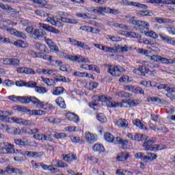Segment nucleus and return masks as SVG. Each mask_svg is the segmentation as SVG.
Instances as JSON below:
<instances>
[{
    "instance_id": "obj_51",
    "label": "nucleus",
    "mask_w": 175,
    "mask_h": 175,
    "mask_svg": "<svg viewBox=\"0 0 175 175\" xmlns=\"http://www.w3.org/2000/svg\"><path fill=\"white\" fill-rule=\"evenodd\" d=\"M65 131L67 132H79V129L76 126H70L65 128Z\"/></svg>"
},
{
    "instance_id": "obj_35",
    "label": "nucleus",
    "mask_w": 175,
    "mask_h": 175,
    "mask_svg": "<svg viewBox=\"0 0 175 175\" xmlns=\"http://www.w3.org/2000/svg\"><path fill=\"white\" fill-rule=\"evenodd\" d=\"M14 46L16 47H22L23 49H25L27 47V43L21 40H18L14 42Z\"/></svg>"
},
{
    "instance_id": "obj_59",
    "label": "nucleus",
    "mask_w": 175,
    "mask_h": 175,
    "mask_svg": "<svg viewBox=\"0 0 175 175\" xmlns=\"http://www.w3.org/2000/svg\"><path fill=\"white\" fill-rule=\"evenodd\" d=\"M148 102H157V103H161L162 100L158 97H150L148 98Z\"/></svg>"
},
{
    "instance_id": "obj_24",
    "label": "nucleus",
    "mask_w": 175,
    "mask_h": 175,
    "mask_svg": "<svg viewBox=\"0 0 175 175\" xmlns=\"http://www.w3.org/2000/svg\"><path fill=\"white\" fill-rule=\"evenodd\" d=\"M102 51H104V53H117V45H116L114 47L111 46H102Z\"/></svg>"
},
{
    "instance_id": "obj_49",
    "label": "nucleus",
    "mask_w": 175,
    "mask_h": 175,
    "mask_svg": "<svg viewBox=\"0 0 175 175\" xmlns=\"http://www.w3.org/2000/svg\"><path fill=\"white\" fill-rule=\"evenodd\" d=\"M97 119L100 122H107V118H106V116L103 113H98L97 115Z\"/></svg>"
},
{
    "instance_id": "obj_19",
    "label": "nucleus",
    "mask_w": 175,
    "mask_h": 175,
    "mask_svg": "<svg viewBox=\"0 0 175 175\" xmlns=\"http://www.w3.org/2000/svg\"><path fill=\"white\" fill-rule=\"evenodd\" d=\"M150 3H165V5H175V0H150Z\"/></svg>"
},
{
    "instance_id": "obj_61",
    "label": "nucleus",
    "mask_w": 175,
    "mask_h": 175,
    "mask_svg": "<svg viewBox=\"0 0 175 175\" xmlns=\"http://www.w3.org/2000/svg\"><path fill=\"white\" fill-rule=\"evenodd\" d=\"M166 31L170 33V35H175V28L173 27H167L165 28Z\"/></svg>"
},
{
    "instance_id": "obj_23",
    "label": "nucleus",
    "mask_w": 175,
    "mask_h": 175,
    "mask_svg": "<svg viewBox=\"0 0 175 175\" xmlns=\"http://www.w3.org/2000/svg\"><path fill=\"white\" fill-rule=\"evenodd\" d=\"M104 138L108 143L116 144V142L114 140V135L111 133L107 132L104 134Z\"/></svg>"
},
{
    "instance_id": "obj_25",
    "label": "nucleus",
    "mask_w": 175,
    "mask_h": 175,
    "mask_svg": "<svg viewBox=\"0 0 175 175\" xmlns=\"http://www.w3.org/2000/svg\"><path fill=\"white\" fill-rule=\"evenodd\" d=\"M124 105H125L126 103H127V105H129V106H131L132 107H135V106H137L140 102V100H136L133 98H131L127 100H124Z\"/></svg>"
},
{
    "instance_id": "obj_38",
    "label": "nucleus",
    "mask_w": 175,
    "mask_h": 175,
    "mask_svg": "<svg viewBox=\"0 0 175 175\" xmlns=\"http://www.w3.org/2000/svg\"><path fill=\"white\" fill-rule=\"evenodd\" d=\"M42 81L46 84L48 86L54 85L55 84V82L54 81V79H50L49 78H44L43 77H41Z\"/></svg>"
},
{
    "instance_id": "obj_48",
    "label": "nucleus",
    "mask_w": 175,
    "mask_h": 175,
    "mask_svg": "<svg viewBox=\"0 0 175 175\" xmlns=\"http://www.w3.org/2000/svg\"><path fill=\"white\" fill-rule=\"evenodd\" d=\"M80 68H81V69H84L85 70H94V64H82L81 65Z\"/></svg>"
},
{
    "instance_id": "obj_33",
    "label": "nucleus",
    "mask_w": 175,
    "mask_h": 175,
    "mask_svg": "<svg viewBox=\"0 0 175 175\" xmlns=\"http://www.w3.org/2000/svg\"><path fill=\"white\" fill-rule=\"evenodd\" d=\"M146 36H149L150 38H152V39H158V33L154 32L152 30H150V29L144 33Z\"/></svg>"
},
{
    "instance_id": "obj_27",
    "label": "nucleus",
    "mask_w": 175,
    "mask_h": 175,
    "mask_svg": "<svg viewBox=\"0 0 175 175\" xmlns=\"http://www.w3.org/2000/svg\"><path fill=\"white\" fill-rule=\"evenodd\" d=\"M136 14H137V16H148L149 17H152V16H154V13L149 10H137Z\"/></svg>"
},
{
    "instance_id": "obj_8",
    "label": "nucleus",
    "mask_w": 175,
    "mask_h": 175,
    "mask_svg": "<svg viewBox=\"0 0 175 175\" xmlns=\"http://www.w3.org/2000/svg\"><path fill=\"white\" fill-rule=\"evenodd\" d=\"M155 140L154 139H150L145 142H144L143 147L146 151H154L155 150Z\"/></svg>"
},
{
    "instance_id": "obj_56",
    "label": "nucleus",
    "mask_w": 175,
    "mask_h": 175,
    "mask_svg": "<svg viewBox=\"0 0 175 175\" xmlns=\"http://www.w3.org/2000/svg\"><path fill=\"white\" fill-rule=\"evenodd\" d=\"M133 72V73H135V75H143V66H139L137 69H134Z\"/></svg>"
},
{
    "instance_id": "obj_15",
    "label": "nucleus",
    "mask_w": 175,
    "mask_h": 175,
    "mask_svg": "<svg viewBox=\"0 0 175 175\" xmlns=\"http://www.w3.org/2000/svg\"><path fill=\"white\" fill-rule=\"evenodd\" d=\"M159 36L163 42L167 43L168 44H172V46H175V40L172 37H169L167 36H164L162 34H159Z\"/></svg>"
},
{
    "instance_id": "obj_57",
    "label": "nucleus",
    "mask_w": 175,
    "mask_h": 175,
    "mask_svg": "<svg viewBox=\"0 0 175 175\" xmlns=\"http://www.w3.org/2000/svg\"><path fill=\"white\" fill-rule=\"evenodd\" d=\"M15 84L17 87H26L27 82L23 80L16 81Z\"/></svg>"
},
{
    "instance_id": "obj_40",
    "label": "nucleus",
    "mask_w": 175,
    "mask_h": 175,
    "mask_svg": "<svg viewBox=\"0 0 175 175\" xmlns=\"http://www.w3.org/2000/svg\"><path fill=\"white\" fill-rule=\"evenodd\" d=\"M35 48L36 49V50L40 51V53H44V51H46V46L39 42L35 43Z\"/></svg>"
},
{
    "instance_id": "obj_54",
    "label": "nucleus",
    "mask_w": 175,
    "mask_h": 175,
    "mask_svg": "<svg viewBox=\"0 0 175 175\" xmlns=\"http://www.w3.org/2000/svg\"><path fill=\"white\" fill-rule=\"evenodd\" d=\"M70 139L72 140V143H81L83 142V139L80 137H76L75 135H70Z\"/></svg>"
},
{
    "instance_id": "obj_47",
    "label": "nucleus",
    "mask_w": 175,
    "mask_h": 175,
    "mask_svg": "<svg viewBox=\"0 0 175 175\" xmlns=\"http://www.w3.org/2000/svg\"><path fill=\"white\" fill-rule=\"evenodd\" d=\"M8 12H10V13H11V17H17V16L18 15V13H20V12L17 11V10L12 8V7L10 6V8H8Z\"/></svg>"
},
{
    "instance_id": "obj_53",
    "label": "nucleus",
    "mask_w": 175,
    "mask_h": 175,
    "mask_svg": "<svg viewBox=\"0 0 175 175\" xmlns=\"http://www.w3.org/2000/svg\"><path fill=\"white\" fill-rule=\"evenodd\" d=\"M79 29L86 31V32H94V27L91 26H81Z\"/></svg>"
},
{
    "instance_id": "obj_46",
    "label": "nucleus",
    "mask_w": 175,
    "mask_h": 175,
    "mask_svg": "<svg viewBox=\"0 0 175 175\" xmlns=\"http://www.w3.org/2000/svg\"><path fill=\"white\" fill-rule=\"evenodd\" d=\"M49 48L51 49V50H52V51H54V53H56V54L59 55L61 53V52L59 51V49L58 48V46H57V44H55V42H53L50 46Z\"/></svg>"
},
{
    "instance_id": "obj_12",
    "label": "nucleus",
    "mask_w": 175,
    "mask_h": 175,
    "mask_svg": "<svg viewBox=\"0 0 175 175\" xmlns=\"http://www.w3.org/2000/svg\"><path fill=\"white\" fill-rule=\"evenodd\" d=\"M22 155H26L29 158H38V157H43V152L23 151Z\"/></svg>"
},
{
    "instance_id": "obj_64",
    "label": "nucleus",
    "mask_w": 175,
    "mask_h": 175,
    "mask_svg": "<svg viewBox=\"0 0 175 175\" xmlns=\"http://www.w3.org/2000/svg\"><path fill=\"white\" fill-rule=\"evenodd\" d=\"M135 94H140L144 95V90L140 87H137L135 89L134 88Z\"/></svg>"
},
{
    "instance_id": "obj_55",
    "label": "nucleus",
    "mask_w": 175,
    "mask_h": 175,
    "mask_svg": "<svg viewBox=\"0 0 175 175\" xmlns=\"http://www.w3.org/2000/svg\"><path fill=\"white\" fill-rule=\"evenodd\" d=\"M78 47H81V49H83V50H88V51L91 50V47H90V46H88V44H87L81 41L79 42V45L78 46Z\"/></svg>"
},
{
    "instance_id": "obj_21",
    "label": "nucleus",
    "mask_w": 175,
    "mask_h": 175,
    "mask_svg": "<svg viewBox=\"0 0 175 175\" xmlns=\"http://www.w3.org/2000/svg\"><path fill=\"white\" fill-rule=\"evenodd\" d=\"M52 163H53L56 167H68V163L61 160H53Z\"/></svg>"
},
{
    "instance_id": "obj_16",
    "label": "nucleus",
    "mask_w": 175,
    "mask_h": 175,
    "mask_svg": "<svg viewBox=\"0 0 175 175\" xmlns=\"http://www.w3.org/2000/svg\"><path fill=\"white\" fill-rule=\"evenodd\" d=\"M129 157H131V154H129L128 152H123L118 154L116 159L119 162H124V161H126Z\"/></svg>"
},
{
    "instance_id": "obj_52",
    "label": "nucleus",
    "mask_w": 175,
    "mask_h": 175,
    "mask_svg": "<svg viewBox=\"0 0 175 175\" xmlns=\"http://www.w3.org/2000/svg\"><path fill=\"white\" fill-rule=\"evenodd\" d=\"M135 157L137 159H141L142 161H144L145 162V159H146V154H144L142 152H137L135 154Z\"/></svg>"
},
{
    "instance_id": "obj_1",
    "label": "nucleus",
    "mask_w": 175,
    "mask_h": 175,
    "mask_svg": "<svg viewBox=\"0 0 175 175\" xmlns=\"http://www.w3.org/2000/svg\"><path fill=\"white\" fill-rule=\"evenodd\" d=\"M96 102H102L106 103L108 107H126L124 103H126L125 100H122L121 103H116L113 101V98L109 96H93V101L89 103L90 107L94 109V110H98L99 105Z\"/></svg>"
},
{
    "instance_id": "obj_50",
    "label": "nucleus",
    "mask_w": 175,
    "mask_h": 175,
    "mask_svg": "<svg viewBox=\"0 0 175 175\" xmlns=\"http://www.w3.org/2000/svg\"><path fill=\"white\" fill-rule=\"evenodd\" d=\"M36 92H38V94H46L47 92V88L44 87H36Z\"/></svg>"
},
{
    "instance_id": "obj_26",
    "label": "nucleus",
    "mask_w": 175,
    "mask_h": 175,
    "mask_svg": "<svg viewBox=\"0 0 175 175\" xmlns=\"http://www.w3.org/2000/svg\"><path fill=\"white\" fill-rule=\"evenodd\" d=\"M92 149L95 152H105V147L100 144H96L92 146Z\"/></svg>"
},
{
    "instance_id": "obj_2",
    "label": "nucleus",
    "mask_w": 175,
    "mask_h": 175,
    "mask_svg": "<svg viewBox=\"0 0 175 175\" xmlns=\"http://www.w3.org/2000/svg\"><path fill=\"white\" fill-rule=\"evenodd\" d=\"M34 13L35 14H36V16H40L41 17H47V18L45 19V21H46V23H50L51 25H54L57 28H62V27H64L62 22L58 20H55V18H54V16H50V14H47L45 12L38 10H35Z\"/></svg>"
},
{
    "instance_id": "obj_37",
    "label": "nucleus",
    "mask_w": 175,
    "mask_h": 175,
    "mask_svg": "<svg viewBox=\"0 0 175 175\" xmlns=\"http://www.w3.org/2000/svg\"><path fill=\"white\" fill-rule=\"evenodd\" d=\"M160 62H161V64H165L167 65L169 64H175V59H172L161 57L160 59Z\"/></svg>"
},
{
    "instance_id": "obj_60",
    "label": "nucleus",
    "mask_w": 175,
    "mask_h": 175,
    "mask_svg": "<svg viewBox=\"0 0 175 175\" xmlns=\"http://www.w3.org/2000/svg\"><path fill=\"white\" fill-rule=\"evenodd\" d=\"M109 39H110L112 42H121V40H122L121 38L113 36H109Z\"/></svg>"
},
{
    "instance_id": "obj_9",
    "label": "nucleus",
    "mask_w": 175,
    "mask_h": 175,
    "mask_svg": "<svg viewBox=\"0 0 175 175\" xmlns=\"http://www.w3.org/2000/svg\"><path fill=\"white\" fill-rule=\"evenodd\" d=\"M31 102H32L33 105H36V109H44V106H47L48 105L47 103L41 101L35 96H31Z\"/></svg>"
},
{
    "instance_id": "obj_20",
    "label": "nucleus",
    "mask_w": 175,
    "mask_h": 175,
    "mask_svg": "<svg viewBox=\"0 0 175 175\" xmlns=\"http://www.w3.org/2000/svg\"><path fill=\"white\" fill-rule=\"evenodd\" d=\"M126 5H129L130 6H136L137 8H139V9H148V6L145 4H142L138 2H132V1H126Z\"/></svg>"
},
{
    "instance_id": "obj_63",
    "label": "nucleus",
    "mask_w": 175,
    "mask_h": 175,
    "mask_svg": "<svg viewBox=\"0 0 175 175\" xmlns=\"http://www.w3.org/2000/svg\"><path fill=\"white\" fill-rule=\"evenodd\" d=\"M73 76H76L77 77H85V72H81L80 71H76L73 72Z\"/></svg>"
},
{
    "instance_id": "obj_39",
    "label": "nucleus",
    "mask_w": 175,
    "mask_h": 175,
    "mask_svg": "<svg viewBox=\"0 0 175 175\" xmlns=\"http://www.w3.org/2000/svg\"><path fill=\"white\" fill-rule=\"evenodd\" d=\"M116 139V144H122V146H128L129 141L128 139H122V138L118 137Z\"/></svg>"
},
{
    "instance_id": "obj_22",
    "label": "nucleus",
    "mask_w": 175,
    "mask_h": 175,
    "mask_svg": "<svg viewBox=\"0 0 175 175\" xmlns=\"http://www.w3.org/2000/svg\"><path fill=\"white\" fill-rule=\"evenodd\" d=\"M158 90H165L167 92H174L175 88H170L167 84H161L157 86Z\"/></svg>"
},
{
    "instance_id": "obj_41",
    "label": "nucleus",
    "mask_w": 175,
    "mask_h": 175,
    "mask_svg": "<svg viewBox=\"0 0 175 175\" xmlns=\"http://www.w3.org/2000/svg\"><path fill=\"white\" fill-rule=\"evenodd\" d=\"M30 114H31L32 116H43L46 114V111H42L40 109L39 110L33 109V110H31Z\"/></svg>"
},
{
    "instance_id": "obj_28",
    "label": "nucleus",
    "mask_w": 175,
    "mask_h": 175,
    "mask_svg": "<svg viewBox=\"0 0 175 175\" xmlns=\"http://www.w3.org/2000/svg\"><path fill=\"white\" fill-rule=\"evenodd\" d=\"M16 99L21 103H29L31 100V96H16Z\"/></svg>"
},
{
    "instance_id": "obj_11",
    "label": "nucleus",
    "mask_w": 175,
    "mask_h": 175,
    "mask_svg": "<svg viewBox=\"0 0 175 175\" xmlns=\"http://www.w3.org/2000/svg\"><path fill=\"white\" fill-rule=\"evenodd\" d=\"M7 31L11 35H14V36H16V38H21L22 39H25L27 36L25 33L22 31H18L13 28L7 29Z\"/></svg>"
},
{
    "instance_id": "obj_13",
    "label": "nucleus",
    "mask_w": 175,
    "mask_h": 175,
    "mask_svg": "<svg viewBox=\"0 0 175 175\" xmlns=\"http://www.w3.org/2000/svg\"><path fill=\"white\" fill-rule=\"evenodd\" d=\"M33 38L34 39H38V40H42L43 39L44 36H46V31L44 30H40L38 29H36L32 33Z\"/></svg>"
},
{
    "instance_id": "obj_45",
    "label": "nucleus",
    "mask_w": 175,
    "mask_h": 175,
    "mask_svg": "<svg viewBox=\"0 0 175 175\" xmlns=\"http://www.w3.org/2000/svg\"><path fill=\"white\" fill-rule=\"evenodd\" d=\"M26 87L28 88H34L35 91H36V87H38V83L33 81H29L26 82Z\"/></svg>"
},
{
    "instance_id": "obj_32",
    "label": "nucleus",
    "mask_w": 175,
    "mask_h": 175,
    "mask_svg": "<svg viewBox=\"0 0 175 175\" xmlns=\"http://www.w3.org/2000/svg\"><path fill=\"white\" fill-rule=\"evenodd\" d=\"M65 91V88L64 87H56L54 88L53 92H52L53 95H62V94H64V92Z\"/></svg>"
},
{
    "instance_id": "obj_36",
    "label": "nucleus",
    "mask_w": 175,
    "mask_h": 175,
    "mask_svg": "<svg viewBox=\"0 0 175 175\" xmlns=\"http://www.w3.org/2000/svg\"><path fill=\"white\" fill-rule=\"evenodd\" d=\"M133 123L134 125H135V126H138L139 129H146V125L142 123V121H140L139 119L134 120Z\"/></svg>"
},
{
    "instance_id": "obj_62",
    "label": "nucleus",
    "mask_w": 175,
    "mask_h": 175,
    "mask_svg": "<svg viewBox=\"0 0 175 175\" xmlns=\"http://www.w3.org/2000/svg\"><path fill=\"white\" fill-rule=\"evenodd\" d=\"M55 80L56 81H64V82H66V78L64 76L62 75H57L55 76Z\"/></svg>"
},
{
    "instance_id": "obj_34",
    "label": "nucleus",
    "mask_w": 175,
    "mask_h": 175,
    "mask_svg": "<svg viewBox=\"0 0 175 175\" xmlns=\"http://www.w3.org/2000/svg\"><path fill=\"white\" fill-rule=\"evenodd\" d=\"M154 159H157V154L152 152H148L147 155L145 154V162L154 161Z\"/></svg>"
},
{
    "instance_id": "obj_44",
    "label": "nucleus",
    "mask_w": 175,
    "mask_h": 175,
    "mask_svg": "<svg viewBox=\"0 0 175 175\" xmlns=\"http://www.w3.org/2000/svg\"><path fill=\"white\" fill-rule=\"evenodd\" d=\"M117 95H118V96H119V98H131V96H132V94L125 92L124 91L118 92Z\"/></svg>"
},
{
    "instance_id": "obj_14",
    "label": "nucleus",
    "mask_w": 175,
    "mask_h": 175,
    "mask_svg": "<svg viewBox=\"0 0 175 175\" xmlns=\"http://www.w3.org/2000/svg\"><path fill=\"white\" fill-rule=\"evenodd\" d=\"M85 139L86 142L89 143V144H92V143L96 142L98 138L93 133L88 131L85 133Z\"/></svg>"
},
{
    "instance_id": "obj_29",
    "label": "nucleus",
    "mask_w": 175,
    "mask_h": 175,
    "mask_svg": "<svg viewBox=\"0 0 175 175\" xmlns=\"http://www.w3.org/2000/svg\"><path fill=\"white\" fill-rule=\"evenodd\" d=\"M55 103L59 105L61 109H66V104H65V100L62 97H58L55 100Z\"/></svg>"
},
{
    "instance_id": "obj_3",
    "label": "nucleus",
    "mask_w": 175,
    "mask_h": 175,
    "mask_svg": "<svg viewBox=\"0 0 175 175\" xmlns=\"http://www.w3.org/2000/svg\"><path fill=\"white\" fill-rule=\"evenodd\" d=\"M8 116H12V113L8 111H1L0 113V120L3 122H15V124H19L21 125L23 122V118L12 117L9 118Z\"/></svg>"
},
{
    "instance_id": "obj_30",
    "label": "nucleus",
    "mask_w": 175,
    "mask_h": 175,
    "mask_svg": "<svg viewBox=\"0 0 175 175\" xmlns=\"http://www.w3.org/2000/svg\"><path fill=\"white\" fill-rule=\"evenodd\" d=\"M155 21L158 23L159 24H169L173 23L172 20L167 19L166 18H159V17H156L154 18Z\"/></svg>"
},
{
    "instance_id": "obj_4",
    "label": "nucleus",
    "mask_w": 175,
    "mask_h": 175,
    "mask_svg": "<svg viewBox=\"0 0 175 175\" xmlns=\"http://www.w3.org/2000/svg\"><path fill=\"white\" fill-rule=\"evenodd\" d=\"M107 72L111 76H113L115 77H118L120 76L122 72H125V68L121 67L120 66H114V65H107Z\"/></svg>"
},
{
    "instance_id": "obj_5",
    "label": "nucleus",
    "mask_w": 175,
    "mask_h": 175,
    "mask_svg": "<svg viewBox=\"0 0 175 175\" xmlns=\"http://www.w3.org/2000/svg\"><path fill=\"white\" fill-rule=\"evenodd\" d=\"M130 23L134 25H138V28L142 33H145L148 31V28H150V24L147 21H136L132 18Z\"/></svg>"
},
{
    "instance_id": "obj_10",
    "label": "nucleus",
    "mask_w": 175,
    "mask_h": 175,
    "mask_svg": "<svg viewBox=\"0 0 175 175\" xmlns=\"http://www.w3.org/2000/svg\"><path fill=\"white\" fill-rule=\"evenodd\" d=\"M40 28H43V29H45L46 31H49V32H53V33L58 34L59 33V30L58 29H56L55 27H53V26H50L45 23H39Z\"/></svg>"
},
{
    "instance_id": "obj_6",
    "label": "nucleus",
    "mask_w": 175,
    "mask_h": 175,
    "mask_svg": "<svg viewBox=\"0 0 175 175\" xmlns=\"http://www.w3.org/2000/svg\"><path fill=\"white\" fill-rule=\"evenodd\" d=\"M14 146L8 142H3L0 145V154H14Z\"/></svg>"
},
{
    "instance_id": "obj_17",
    "label": "nucleus",
    "mask_w": 175,
    "mask_h": 175,
    "mask_svg": "<svg viewBox=\"0 0 175 175\" xmlns=\"http://www.w3.org/2000/svg\"><path fill=\"white\" fill-rule=\"evenodd\" d=\"M62 159L66 162H72L73 161H76L77 159V157L75 154L70 153L68 154H63Z\"/></svg>"
},
{
    "instance_id": "obj_43",
    "label": "nucleus",
    "mask_w": 175,
    "mask_h": 175,
    "mask_svg": "<svg viewBox=\"0 0 175 175\" xmlns=\"http://www.w3.org/2000/svg\"><path fill=\"white\" fill-rule=\"evenodd\" d=\"M126 51H128V46H126V45L124 46L116 45V53H126Z\"/></svg>"
},
{
    "instance_id": "obj_58",
    "label": "nucleus",
    "mask_w": 175,
    "mask_h": 175,
    "mask_svg": "<svg viewBox=\"0 0 175 175\" xmlns=\"http://www.w3.org/2000/svg\"><path fill=\"white\" fill-rule=\"evenodd\" d=\"M161 57L162 56H159L158 55H153L150 56V59H152V61H154L155 62H161Z\"/></svg>"
},
{
    "instance_id": "obj_18",
    "label": "nucleus",
    "mask_w": 175,
    "mask_h": 175,
    "mask_svg": "<svg viewBox=\"0 0 175 175\" xmlns=\"http://www.w3.org/2000/svg\"><path fill=\"white\" fill-rule=\"evenodd\" d=\"M116 124L118 126H120L121 128H123V129H126L128 128V125H129V123L128 121L125 119H118L116 120Z\"/></svg>"
},
{
    "instance_id": "obj_7",
    "label": "nucleus",
    "mask_w": 175,
    "mask_h": 175,
    "mask_svg": "<svg viewBox=\"0 0 175 175\" xmlns=\"http://www.w3.org/2000/svg\"><path fill=\"white\" fill-rule=\"evenodd\" d=\"M64 57L66 59H70V61H74V62H78L79 64H80V62H83L84 64H90V59H88V58L83 57L81 55H66Z\"/></svg>"
},
{
    "instance_id": "obj_31",
    "label": "nucleus",
    "mask_w": 175,
    "mask_h": 175,
    "mask_svg": "<svg viewBox=\"0 0 175 175\" xmlns=\"http://www.w3.org/2000/svg\"><path fill=\"white\" fill-rule=\"evenodd\" d=\"M60 20H61V21H62V23H67L68 24H77V23H79L75 19H70V18H66L65 16H61Z\"/></svg>"
},
{
    "instance_id": "obj_42",
    "label": "nucleus",
    "mask_w": 175,
    "mask_h": 175,
    "mask_svg": "<svg viewBox=\"0 0 175 175\" xmlns=\"http://www.w3.org/2000/svg\"><path fill=\"white\" fill-rule=\"evenodd\" d=\"M126 36H129V38H134L135 39H140V38H142V36L139 33L133 31H128Z\"/></svg>"
}]
</instances>
